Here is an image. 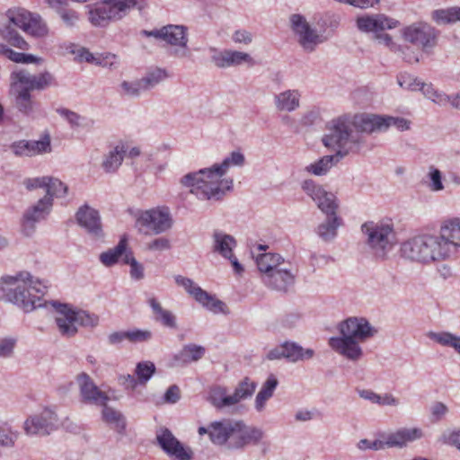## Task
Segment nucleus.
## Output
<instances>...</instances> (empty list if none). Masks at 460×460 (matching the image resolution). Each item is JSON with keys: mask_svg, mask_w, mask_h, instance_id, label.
<instances>
[{"mask_svg": "<svg viewBox=\"0 0 460 460\" xmlns=\"http://www.w3.org/2000/svg\"><path fill=\"white\" fill-rule=\"evenodd\" d=\"M429 178L430 180L429 187L431 190L439 191L444 189V185L442 183V174L438 169L435 168L434 166H430Z\"/></svg>", "mask_w": 460, "mask_h": 460, "instance_id": "58", "label": "nucleus"}, {"mask_svg": "<svg viewBox=\"0 0 460 460\" xmlns=\"http://www.w3.org/2000/svg\"><path fill=\"white\" fill-rule=\"evenodd\" d=\"M278 384V379L273 375H270L263 383L261 390L256 395L254 402L255 409L258 412L264 410L267 401L273 396Z\"/></svg>", "mask_w": 460, "mask_h": 460, "instance_id": "34", "label": "nucleus"}, {"mask_svg": "<svg viewBox=\"0 0 460 460\" xmlns=\"http://www.w3.org/2000/svg\"><path fill=\"white\" fill-rule=\"evenodd\" d=\"M52 209L49 197L40 199L34 205L29 207L23 213L22 219V231L26 235L34 233L36 224L45 219Z\"/></svg>", "mask_w": 460, "mask_h": 460, "instance_id": "20", "label": "nucleus"}, {"mask_svg": "<svg viewBox=\"0 0 460 460\" xmlns=\"http://www.w3.org/2000/svg\"><path fill=\"white\" fill-rule=\"evenodd\" d=\"M205 355V348L196 344H187L174 355L173 360L176 364H189L191 361H198Z\"/></svg>", "mask_w": 460, "mask_h": 460, "instance_id": "32", "label": "nucleus"}, {"mask_svg": "<svg viewBox=\"0 0 460 460\" xmlns=\"http://www.w3.org/2000/svg\"><path fill=\"white\" fill-rule=\"evenodd\" d=\"M383 131H385L390 127H394L400 131L408 130L410 128L411 121L401 117L383 116Z\"/></svg>", "mask_w": 460, "mask_h": 460, "instance_id": "53", "label": "nucleus"}, {"mask_svg": "<svg viewBox=\"0 0 460 460\" xmlns=\"http://www.w3.org/2000/svg\"><path fill=\"white\" fill-rule=\"evenodd\" d=\"M291 26L296 34L298 35V42L307 52H313L315 47L323 42L321 36L313 30L304 16L293 14L290 17Z\"/></svg>", "mask_w": 460, "mask_h": 460, "instance_id": "21", "label": "nucleus"}, {"mask_svg": "<svg viewBox=\"0 0 460 460\" xmlns=\"http://www.w3.org/2000/svg\"><path fill=\"white\" fill-rule=\"evenodd\" d=\"M211 59L215 66L219 68L237 66L243 63H247L250 66L254 64L253 58L248 53L232 49L219 51L214 54Z\"/></svg>", "mask_w": 460, "mask_h": 460, "instance_id": "27", "label": "nucleus"}, {"mask_svg": "<svg viewBox=\"0 0 460 460\" xmlns=\"http://www.w3.org/2000/svg\"><path fill=\"white\" fill-rule=\"evenodd\" d=\"M302 189L316 202L317 207L326 216L337 215L338 203L333 193L327 192L313 180H305L302 184Z\"/></svg>", "mask_w": 460, "mask_h": 460, "instance_id": "17", "label": "nucleus"}, {"mask_svg": "<svg viewBox=\"0 0 460 460\" xmlns=\"http://www.w3.org/2000/svg\"><path fill=\"white\" fill-rule=\"evenodd\" d=\"M399 252L402 259L421 265L447 260L435 234L414 235L401 243Z\"/></svg>", "mask_w": 460, "mask_h": 460, "instance_id": "8", "label": "nucleus"}, {"mask_svg": "<svg viewBox=\"0 0 460 460\" xmlns=\"http://www.w3.org/2000/svg\"><path fill=\"white\" fill-rule=\"evenodd\" d=\"M383 116L362 114L349 120L338 118L332 120L330 132L323 137L327 147L338 148V155L344 157L358 154L366 144L364 134L383 131Z\"/></svg>", "mask_w": 460, "mask_h": 460, "instance_id": "1", "label": "nucleus"}, {"mask_svg": "<svg viewBox=\"0 0 460 460\" xmlns=\"http://www.w3.org/2000/svg\"><path fill=\"white\" fill-rule=\"evenodd\" d=\"M0 298L12 303L24 312H31L43 305L42 297L48 286L44 280L34 278L29 271L1 279Z\"/></svg>", "mask_w": 460, "mask_h": 460, "instance_id": "3", "label": "nucleus"}, {"mask_svg": "<svg viewBox=\"0 0 460 460\" xmlns=\"http://www.w3.org/2000/svg\"><path fill=\"white\" fill-rule=\"evenodd\" d=\"M431 16L438 24L453 23L460 21V7L438 9L432 12Z\"/></svg>", "mask_w": 460, "mask_h": 460, "instance_id": "43", "label": "nucleus"}, {"mask_svg": "<svg viewBox=\"0 0 460 460\" xmlns=\"http://www.w3.org/2000/svg\"><path fill=\"white\" fill-rule=\"evenodd\" d=\"M102 419L103 420L115 429L119 433H121L126 427L125 420L122 414L114 409L103 405Z\"/></svg>", "mask_w": 460, "mask_h": 460, "instance_id": "45", "label": "nucleus"}, {"mask_svg": "<svg viewBox=\"0 0 460 460\" xmlns=\"http://www.w3.org/2000/svg\"><path fill=\"white\" fill-rule=\"evenodd\" d=\"M75 217L79 226L84 227L90 234L96 237L102 235L101 217L96 209L88 205H84L77 210Z\"/></svg>", "mask_w": 460, "mask_h": 460, "instance_id": "26", "label": "nucleus"}, {"mask_svg": "<svg viewBox=\"0 0 460 460\" xmlns=\"http://www.w3.org/2000/svg\"><path fill=\"white\" fill-rule=\"evenodd\" d=\"M356 23L360 31L366 33L373 32L376 38V34L385 30L396 28L399 22L385 14L376 13L359 16L357 18Z\"/></svg>", "mask_w": 460, "mask_h": 460, "instance_id": "22", "label": "nucleus"}, {"mask_svg": "<svg viewBox=\"0 0 460 460\" xmlns=\"http://www.w3.org/2000/svg\"><path fill=\"white\" fill-rule=\"evenodd\" d=\"M59 419L51 408H45L40 413L30 416L24 421V430L28 435L47 436L57 430Z\"/></svg>", "mask_w": 460, "mask_h": 460, "instance_id": "14", "label": "nucleus"}, {"mask_svg": "<svg viewBox=\"0 0 460 460\" xmlns=\"http://www.w3.org/2000/svg\"><path fill=\"white\" fill-rule=\"evenodd\" d=\"M341 225V218L337 215L326 216L324 222L316 229L318 236L324 242L332 241L337 235V229Z\"/></svg>", "mask_w": 460, "mask_h": 460, "instance_id": "33", "label": "nucleus"}, {"mask_svg": "<svg viewBox=\"0 0 460 460\" xmlns=\"http://www.w3.org/2000/svg\"><path fill=\"white\" fill-rule=\"evenodd\" d=\"M153 333L149 330H129L127 331V340L132 343L145 342L152 339Z\"/></svg>", "mask_w": 460, "mask_h": 460, "instance_id": "56", "label": "nucleus"}, {"mask_svg": "<svg viewBox=\"0 0 460 460\" xmlns=\"http://www.w3.org/2000/svg\"><path fill=\"white\" fill-rule=\"evenodd\" d=\"M429 337L442 346H447L455 349L460 354V336H456L448 332H429Z\"/></svg>", "mask_w": 460, "mask_h": 460, "instance_id": "46", "label": "nucleus"}, {"mask_svg": "<svg viewBox=\"0 0 460 460\" xmlns=\"http://www.w3.org/2000/svg\"><path fill=\"white\" fill-rule=\"evenodd\" d=\"M127 252V240L122 238L114 248L101 253L100 261L103 265L110 267L117 263L119 258L123 261Z\"/></svg>", "mask_w": 460, "mask_h": 460, "instance_id": "40", "label": "nucleus"}, {"mask_svg": "<svg viewBox=\"0 0 460 460\" xmlns=\"http://www.w3.org/2000/svg\"><path fill=\"white\" fill-rule=\"evenodd\" d=\"M376 39L378 40L380 44L385 45V47L389 48L390 50L394 52H397V49H401V46L395 44L393 41L392 37L387 33H382L376 34Z\"/></svg>", "mask_w": 460, "mask_h": 460, "instance_id": "63", "label": "nucleus"}, {"mask_svg": "<svg viewBox=\"0 0 460 460\" xmlns=\"http://www.w3.org/2000/svg\"><path fill=\"white\" fill-rule=\"evenodd\" d=\"M397 82L402 88L411 91L420 90L421 84H423L417 77L408 73H401L398 75Z\"/></svg>", "mask_w": 460, "mask_h": 460, "instance_id": "52", "label": "nucleus"}, {"mask_svg": "<svg viewBox=\"0 0 460 460\" xmlns=\"http://www.w3.org/2000/svg\"><path fill=\"white\" fill-rule=\"evenodd\" d=\"M295 278L296 274L292 272L290 268L287 267V263L270 271V273L261 275V280L266 286L281 292H287L294 285Z\"/></svg>", "mask_w": 460, "mask_h": 460, "instance_id": "23", "label": "nucleus"}, {"mask_svg": "<svg viewBox=\"0 0 460 460\" xmlns=\"http://www.w3.org/2000/svg\"><path fill=\"white\" fill-rule=\"evenodd\" d=\"M137 226L141 232V227H146L158 234L169 230L172 226V220L167 210L150 209L140 214L137 219Z\"/></svg>", "mask_w": 460, "mask_h": 460, "instance_id": "18", "label": "nucleus"}, {"mask_svg": "<svg viewBox=\"0 0 460 460\" xmlns=\"http://www.w3.org/2000/svg\"><path fill=\"white\" fill-rule=\"evenodd\" d=\"M46 195L49 197V201L53 204V198L65 197L68 191V187L60 180L48 176L46 184Z\"/></svg>", "mask_w": 460, "mask_h": 460, "instance_id": "44", "label": "nucleus"}, {"mask_svg": "<svg viewBox=\"0 0 460 460\" xmlns=\"http://www.w3.org/2000/svg\"><path fill=\"white\" fill-rule=\"evenodd\" d=\"M388 447L402 448L409 443L420 439L423 431L420 428H400L393 432L385 433Z\"/></svg>", "mask_w": 460, "mask_h": 460, "instance_id": "28", "label": "nucleus"}, {"mask_svg": "<svg viewBox=\"0 0 460 460\" xmlns=\"http://www.w3.org/2000/svg\"><path fill=\"white\" fill-rule=\"evenodd\" d=\"M430 411L435 420L438 421L448 412V408L445 403L437 402L433 403Z\"/></svg>", "mask_w": 460, "mask_h": 460, "instance_id": "64", "label": "nucleus"}, {"mask_svg": "<svg viewBox=\"0 0 460 460\" xmlns=\"http://www.w3.org/2000/svg\"><path fill=\"white\" fill-rule=\"evenodd\" d=\"M437 235L447 259L455 256L460 248V217L445 220Z\"/></svg>", "mask_w": 460, "mask_h": 460, "instance_id": "15", "label": "nucleus"}, {"mask_svg": "<svg viewBox=\"0 0 460 460\" xmlns=\"http://www.w3.org/2000/svg\"><path fill=\"white\" fill-rule=\"evenodd\" d=\"M15 342V340L12 338L0 340V358H8L12 356Z\"/></svg>", "mask_w": 460, "mask_h": 460, "instance_id": "59", "label": "nucleus"}, {"mask_svg": "<svg viewBox=\"0 0 460 460\" xmlns=\"http://www.w3.org/2000/svg\"><path fill=\"white\" fill-rule=\"evenodd\" d=\"M244 163L243 154L240 151H233L220 164L185 174L181 178L180 183L183 187L190 188V192L199 199L217 201L233 188V180L222 179V177L230 167H242Z\"/></svg>", "mask_w": 460, "mask_h": 460, "instance_id": "2", "label": "nucleus"}, {"mask_svg": "<svg viewBox=\"0 0 460 460\" xmlns=\"http://www.w3.org/2000/svg\"><path fill=\"white\" fill-rule=\"evenodd\" d=\"M15 28L35 38L45 37L49 28L41 16L23 8H13L0 17V36L10 45L22 50H28V42Z\"/></svg>", "mask_w": 460, "mask_h": 460, "instance_id": "6", "label": "nucleus"}, {"mask_svg": "<svg viewBox=\"0 0 460 460\" xmlns=\"http://www.w3.org/2000/svg\"><path fill=\"white\" fill-rule=\"evenodd\" d=\"M420 91L422 92L426 98L431 100L433 102L442 107L446 106V96L447 94L438 92L437 90L434 89L432 84H428L425 83L422 84Z\"/></svg>", "mask_w": 460, "mask_h": 460, "instance_id": "51", "label": "nucleus"}, {"mask_svg": "<svg viewBox=\"0 0 460 460\" xmlns=\"http://www.w3.org/2000/svg\"><path fill=\"white\" fill-rule=\"evenodd\" d=\"M57 13L60 16L62 22L67 27L75 26L79 21L78 13L73 9L64 7L62 9H58Z\"/></svg>", "mask_w": 460, "mask_h": 460, "instance_id": "57", "label": "nucleus"}, {"mask_svg": "<svg viewBox=\"0 0 460 460\" xmlns=\"http://www.w3.org/2000/svg\"><path fill=\"white\" fill-rule=\"evenodd\" d=\"M156 440L161 448L171 457H175L177 460H190L193 457L191 448L184 447L166 428L157 431Z\"/></svg>", "mask_w": 460, "mask_h": 460, "instance_id": "19", "label": "nucleus"}, {"mask_svg": "<svg viewBox=\"0 0 460 460\" xmlns=\"http://www.w3.org/2000/svg\"><path fill=\"white\" fill-rule=\"evenodd\" d=\"M256 263L261 275H264L284 265L285 261L281 255L267 252L258 255Z\"/></svg>", "mask_w": 460, "mask_h": 460, "instance_id": "35", "label": "nucleus"}, {"mask_svg": "<svg viewBox=\"0 0 460 460\" xmlns=\"http://www.w3.org/2000/svg\"><path fill=\"white\" fill-rule=\"evenodd\" d=\"M198 434L208 435L217 446L229 449H241L250 444H257L263 438V431L256 427L247 426L243 420L223 419L212 421L208 427H199Z\"/></svg>", "mask_w": 460, "mask_h": 460, "instance_id": "5", "label": "nucleus"}, {"mask_svg": "<svg viewBox=\"0 0 460 460\" xmlns=\"http://www.w3.org/2000/svg\"><path fill=\"white\" fill-rule=\"evenodd\" d=\"M208 400L217 409L228 408L234 405L231 394L224 386L216 385L210 389Z\"/></svg>", "mask_w": 460, "mask_h": 460, "instance_id": "41", "label": "nucleus"}, {"mask_svg": "<svg viewBox=\"0 0 460 460\" xmlns=\"http://www.w3.org/2000/svg\"><path fill=\"white\" fill-rule=\"evenodd\" d=\"M0 55L6 57L15 63L30 64L40 60V58L31 54L16 52L5 44H0Z\"/></svg>", "mask_w": 460, "mask_h": 460, "instance_id": "47", "label": "nucleus"}, {"mask_svg": "<svg viewBox=\"0 0 460 460\" xmlns=\"http://www.w3.org/2000/svg\"><path fill=\"white\" fill-rule=\"evenodd\" d=\"M362 232L367 236V243L375 256L385 260L394 244L395 234L393 226L370 221L362 225Z\"/></svg>", "mask_w": 460, "mask_h": 460, "instance_id": "10", "label": "nucleus"}, {"mask_svg": "<svg viewBox=\"0 0 460 460\" xmlns=\"http://www.w3.org/2000/svg\"><path fill=\"white\" fill-rule=\"evenodd\" d=\"M147 303L153 311L156 322H160L164 327L170 329L177 328L176 316L171 311L164 309L155 297H150Z\"/></svg>", "mask_w": 460, "mask_h": 460, "instance_id": "30", "label": "nucleus"}, {"mask_svg": "<svg viewBox=\"0 0 460 460\" xmlns=\"http://www.w3.org/2000/svg\"><path fill=\"white\" fill-rule=\"evenodd\" d=\"M137 3V0H102V4L89 11V20L94 26H106L127 16Z\"/></svg>", "mask_w": 460, "mask_h": 460, "instance_id": "11", "label": "nucleus"}, {"mask_svg": "<svg viewBox=\"0 0 460 460\" xmlns=\"http://www.w3.org/2000/svg\"><path fill=\"white\" fill-rule=\"evenodd\" d=\"M57 112L66 118L71 126H79L80 115L66 108H59Z\"/></svg>", "mask_w": 460, "mask_h": 460, "instance_id": "62", "label": "nucleus"}, {"mask_svg": "<svg viewBox=\"0 0 460 460\" xmlns=\"http://www.w3.org/2000/svg\"><path fill=\"white\" fill-rule=\"evenodd\" d=\"M123 263L130 266L129 273L133 279L140 280L144 279V266L135 259L131 251L125 253Z\"/></svg>", "mask_w": 460, "mask_h": 460, "instance_id": "50", "label": "nucleus"}, {"mask_svg": "<svg viewBox=\"0 0 460 460\" xmlns=\"http://www.w3.org/2000/svg\"><path fill=\"white\" fill-rule=\"evenodd\" d=\"M285 358L291 362L310 359L314 357V351L312 349H304L296 342L286 341L283 343Z\"/></svg>", "mask_w": 460, "mask_h": 460, "instance_id": "37", "label": "nucleus"}, {"mask_svg": "<svg viewBox=\"0 0 460 460\" xmlns=\"http://www.w3.org/2000/svg\"><path fill=\"white\" fill-rule=\"evenodd\" d=\"M168 77L167 71L160 67H152L148 69L146 75L140 78L144 90L149 91L155 88L161 82Z\"/></svg>", "mask_w": 460, "mask_h": 460, "instance_id": "42", "label": "nucleus"}, {"mask_svg": "<svg viewBox=\"0 0 460 460\" xmlns=\"http://www.w3.org/2000/svg\"><path fill=\"white\" fill-rule=\"evenodd\" d=\"M301 93L296 89H287L274 94L273 103L279 112H293L300 107Z\"/></svg>", "mask_w": 460, "mask_h": 460, "instance_id": "29", "label": "nucleus"}, {"mask_svg": "<svg viewBox=\"0 0 460 460\" xmlns=\"http://www.w3.org/2000/svg\"><path fill=\"white\" fill-rule=\"evenodd\" d=\"M120 86L124 94L128 97L137 98L139 97L143 92H146L140 79L132 82L123 81Z\"/></svg>", "mask_w": 460, "mask_h": 460, "instance_id": "55", "label": "nucleus"}, {"mask_svg": "<svg viewBox=\"0 0 460 460\" xmlns=\"http://www.w3.org/2000/svg\"><path fill=\"white\" fill-rule=\"evenodd\" d=\"M232 40L235 43L248 45L252 41V35L246 30H237L234 32Z\"/></svg>", "mask_w": 460, "mask_h": 460, "instance_id": "61", "label": "nucleus"}, {"mask_svg": "<svg viewBox=\"0 0 460 460\" xmlns=\"http://www.w3.org/2000/svg\"><path fill=\"white\" fill-rule=\"evenodd\" d=\"M125 150L122 146H117L111 150L103 158L102 167L107 173L115 172L121 165Z\"/></svg>", "mask_w": 460, "mask_h": 460, "instance_id": "38", "label": "nucleus"}, {"mask_svg": "<svg viewBox=\"0 0 460 460\" xmlns=\"http://www.w3.org/2000/svg\"><path fill=\"white\" fill-rule=\"evenodd\" d=\"M80 389L82 401L95 405H105L109 400L108 396L102 392L93 383V379L86 374L81 373L76 377Z\"/></svg>", "mask_w": 460, "mask_h": 460, "instance_id": "24", "label": "nucleus"}, {"mask_svg": "<svg viewBox=\"0 0 460 460\" xmlns=\"http://www.w3.org/2000/svg\"><path fill=\"white\" fill-rule=\"evenodd\" d=\"M341 157L338 155V151L334 155H324L316 162L305 166V171L308 173L322 176L325 175L329 170L339 162Z\"/></svg>", "mask_w": 460, "mask_h": 460, "instance_id": "36", "label": "nucleus"}, {"mask_svg": "<svg viewBox=\"0 0 460 460\" xmlns=\"http://www.w3.org/2000/svg\"><path fill=\"white\" fill-rule=\"evenodd\" d=\"M338 330L340 336L331 337L328 344L332 350L353 363L364 356L360 344L377 333V330L363 317H349L339 323Z\"/></svg>", "mask_w": 460, "mask_h": 460, "instance_id": "4", "label": "nucleus"}, {"mask_svg": "<svg viewBox=\"0 0 460 460\" xmlns=\"http://www.w3.org/2000/svg\"><path fill=\"white\" fill-rule=\"evenodd\" d=\"M12 85L15 93V106L19 111L31 114L34 111V102L31 99V91H43L52 85H57L54 75L45 71L39 75L30 73L26 69H20L11 74Z\"/></svg>", "mask_w": 460, "mask_h": 460, "instance_id": "7", "label": "nucleus"}, {"mask_svg": "<svg viewBox=\"0 0 460 460\" xmlns=\"http://www.w3.org/2000/svg\"><path fill=\"white\" fill-rule=\"evenodd\" d=\"M10 148L16 156H34L51 151L50 137L44 136L40 140H19L13 142Z\"/></svg>", "mask_w": 460, "mask_h": 460, "instance_id": "25", "label": "nucleus"}, {"mask_svg": "<svg viewBox=\"0 0 460 460\" xmlns=\"http://www.w3.org/2000/svg\"><path fill=\"white\" fill-rule=\"evenodd\" d=\"M145 34L165 41L172 47L170 54L177 58H190L188 28L184 25L168 24L159 30L144 31Z\"/></svg>", "mask_w": 460, "mask_h": 460, "instance_id": "12", "label": "nucleus"}, {"mask_svg": "<svg viewBox=\"0 0 460 460\" xmlns=\"http://www.w3.org/2000/svg\"><path fill=\"white\" fill-rule=\"evenodd\" d=\"M147 248L151 251H166L171 248L170 240L165 237L156 238L147 244Z\"/></svg>", "mask_w": 460, "mask_h": 460, "instance_id": "60", "label": "nucleus"}, {"mask_svg": "<svg viewBox=\"0 0 460 460\" xmlns=\"http://www.w3.org/2000/svg\"><path fill=\"white\" fill-rule=\"evenodd\" d=\"M57 315L55 322L59 333L65 337H72L77 332V325L95 327L99 317L85 311H75L66 304L52 303Z\"/></svg>", "mask_w": 460, "mask_h": 460, "instance_id": "9", "label": "nucleus"}, {"mask_svg": "<svg viewBox=\"0 0 460 460\" xmlns=\"http://www.w3.org/2000/svg\"><path fill=\"white\" fill-rule=\"evenodd\" d=\"M155 372V366L151 361L139 362L135 370L139 384H146Z\"/></svg>", "mask_w": 460, "mask_h": 460, "instance_id": "49", "label": "nucleus"}, {"mask_svg": "<svg viewBox=\"0 0 460 460\" xmlns=\"http://www.w3.org/2000/svg\"><path fill=\"white\" fill-rule=\"evenodd\" d=\"M213 251L224 258H231L233 248L236 245L235 239L227 234L215 231L213 234Z\"/></svg>", "mask_w": 460, "mask_h": 460, "instance_id": "31", "label": "nucleus"}, {"mask_svg": "<svg viewBox=\"0 0 460 460\" xmlns=\"http://www.w3.org/2000/svg\"><path fill=\"white\" fill-rule=\"evenodd\" d=\"M257 387V383L249 377H244L236 385L232 396L234 405L237 404L243 400L251 398L254 394Z\"/></svg>", "mask_w": 460, "mask_h": 460, "instance_id": "39", "label": "nucleus"}, {"mask_svg": "<svg viewBox=\"0 0 460 460\" xmlns=\"http://www.w3.org/2000/svg\"><path fill=\"white\" fill-rule=\"evenodd\" d=\"M404 40L428 52L437 44V32L427 23H415L403 31Z\"/></svg>", "mask_w": 460, "mask_h": 460, "instance_id": "16", "label": "nucleus"}, {"mask_svg": "<svg viewBox=\"0 0 460 460\" xmlns=\"http://www.w3.org/2000/svg\"><path fill=\"white\" fill-rule=\"evenodd\" d=\"M439 441L443 444L455 447L460 451V428L445 430L441 434Z\"/></svg>", "mask_w": 460, "mask_h": 460, "instance_id": "54", "label": "nucleus"}, {"mask_svg": "<svg viewBox=\"0 0 460 460\" xmlns=\"http://www.w3.org/2000/svg\"><path fill=\"white\" fill-rule=\"evenodd\" d=\"M175 283L182 287L185 291L192 296L196 302L200 304L206 309L214 314H229L230 311L227 305L215 296L208 294L207 291L198 286L192 279L177 275L174 277Z\"/></svg>", "mask_w": 460, "mask_h": 460, "instance_id": "13", "label": "nucleus"}, {"mask_svg": "<svg viewBox=\"0 0 460 460\" xmlns=\"http://www.w3.org/2000/svg\"><path fill=\"white\" fill-rule=\"evenodd\" d=\"M19 432L13 429L8 423L0 425V446L12 447L18 439Z\"/></svg>", "mask_w": 460, "mask_h": 460, "instance_id": "48", "label": "nucleus"}]
</instances>
